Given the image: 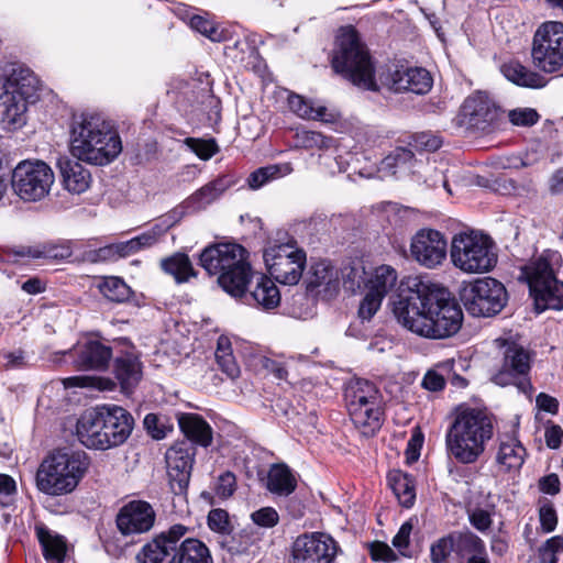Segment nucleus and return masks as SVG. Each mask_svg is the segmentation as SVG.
Instances as JSON below:
<instances>
[{"label":"nucleus","mask_w":563,"mask_h":563,"mask_svg":"<svg viewBox=\"0 0 563 563\" xmlns=\"http://www.w3.org/2000/svg\"><path fill=\"white\" fill-rule=\"evenodd\" d=\"M236 488V478L232 472H225L218 477L214 492L220 498H228L233 495Z\"/></svg>","instance_id":"obj_57"},{"label":"nucleus","mask_w":563,"mask_h":563,"mask_svg":"<svg viewBox=\"0 0 563 563\" xmlns=\"http://www.w3.org/2000/svg\"><path fill=\"white\" fill-rule=\"evenodd\" d=\"M471 525L479 532L487 531L492 523L490 512L483 508H475L468 514Z\"/></svg>","instance_id":"obj_59"},{"label":"nucleus","mask_w":563,"mask_h":563,"mask_svg":"<svg viewBox=\"0 0 563 563\" xmlns=\"http://www.w3.org/2000/svg\"><path fill=\"white\" fill-rule=\"evenodd\" d=\"M12 188L24 201H40L54 184V173L42 161H23L13 169Z\"/></svg>","instance_id":"obj_14"},{"label":"nucleus","mask_w":563,"mask_h":563,"mask_svg":"<svg viewBox=\"0 0 563 563\" xmlns=\"http://www.w3.org/2000/svg\"><path fill=\"white\" fill-rule=\"evenodd\" d=\"M291 167L289 164H274L260 167L250 174L247 184L251 189H260L272 180L290 174Z\"/></svg>","instance_id":"obj_41"},{"label":"nucleus","mask_w":563,"mask_h":563,"mask_svg":"<svg viewBox=\"0 0 563 563\" xmlns=\"http://www.w3.org/2000/svg\"><path fill=\"white\" fill-rule=\"evenodd\" d=\"M288 104L290 110L299 118L328 121L325 119L327 108L323 106L316 107L311 100L305 99L302 96L290 95Z\"/></svg>","instance_id":"obj_43"},{"label":"nucleus","mask_w":563,"mask_h":563,"mask_svg":"<svg viewBox=\"0 0 563 563\" xmlns=\"http://www.w3.org/2000/svg\"><path fill=\"white\" fill-rule=\"evenodd\" d=\"M36 536L46 561L62 563L66 555V542L44 526L36 527Z\"/></svg>","instance_id":"obj_34"},{"label":"nucleus","mask_w":563,"mask_h":563,"mask_svg":"<svg viewBox=\"0 0 563 563\" xmlns=\"http://www.w3.org/2000/svg\"><path fill=\"white\" fill-rule=\"evenodd\" d=\"M508 119L512 125L529 128L539 122L540 114L532 108H516L508 112Z\"/></svg>","instance_id":"obj_49"},{"label":"nucleus","mask_w":563,"mask_h":563,"mask_svg":"<svg viewBox=\"0 0 563 563\" xmlns=\"http://www.w3.org/2000/svg\"><path fill=\"white\" fill-rule=\"evenodd\" d=\"M255 525L262 528H273L279 521V516L273 507H263L251 515Z\"/></svg>","instance_id":"obj_56"},{"label":"nucleus","mask_w":563,"mask_h":563,"mask_svg":"<svg viewBox=\"0 0 563 563\" xmlns=\"http://www.w3.org/2000/svg\"><path fill=\"white\" fill-rule=\"evenodd\" d=\"M178 426L186 439L195 446L208 448L212 443V428L199 415L192 412H183L177 415Z\"/></svg>","instance_id":"obj_25"},{"label":"nucleus","mask_w":563,"mask_h":563,"mask_svg":"<svg viewBox=\"0 0 563 563\" xmlns=\"http://www.w3.org/2000/svg\"><path fill=\"white\" fill-rule=\"evenodd\" d=\"M415 165L413 153L406 147H397L382 159L379 172L396 175L398 172L410 170Z\"/></svg>","instance_id":"obj_40"},{"label":"nucleus","mask_w":563,"mask_h":563,"mask_svg":"<svg viewBox=\"0 0 563 563\" xmlns=\"http://www.w3.org/2000/svg\"><path fill=\"white\" fill-rule=\"evenodd\" d=\"M331 64L336 74L353 85L365 90L378 89L372 57L354 26L339 29Z\"/></svg>","instance_id":"obj_7"},{"label":"nucleus","mask_w":563,"mask_h":563,"mask_svg":"<svg viewBox=\"0 0 563 563\" xmlns=\"http://www.w3.org/2000/svg\"><path fill=\"white\" fill-rule=\"evenodd\" d=\"M561 261L558 251L544 250L522 268L538 312L563 309V282L556 278Z\"/></svg>","instance_id":"obj_8"},{"label":"nucleus","mask_w":563,"mask_h":563,"mask_svg":"<svg viewBox=\"0 0 563 563\" xmlns=\"http://www.w3.org/2000/svg\"><path fill=\"white\" fill-rule=\"evenodd\" d=\"M159 266L161 269L165 274L170 275L177 284L187 283L191 277H196L197 275L189 256L181 252L162 258Z\"/></svg>","instance_id":"obj_32"},{"label":"nucleus","mask_w":563,"mask_h":563,"mask_svg":"<svg viewBox=\"0 0 563 563\" xmlns=\"http://www.w3.org/2000/svg\"><path fill=\"white\" fill-rule=\"evenodd\" d=\"M382 82L394 92L424 95L432 88L433 79L422 67L396 66L382 77Z\"/></svg>","instance_id":"obj_21"},{"label":"nucleus","mask_w":563,"mask_h":563,"mask_svg":"<svg viewBox=\"0 0 563 563\" xmlns=\"http://www.w3.org/2000/svg\"><path fill=\"white\" fill-rule=\"evenodd\" d=\"M497 117V106L484 92H476L466 98L460 112L461 123L478 131L487 130Z\"/></svg>","instance_id":"obj_22"},{"label":"nucleus","mask_w":563,"mask_h":563,"mask_svg":"<svg viewBox=\"0 0 563 563\" xmlns=\"http://www.w3.org/2000/svg\"><path fill=\"white\" fill-rule=\"evenodd\" d=\"M100 292L110 301L125 302L128 301L133 291L125 282L117 276H109L103 278L99 284Z\"/></svg>","instance_id":"obj_44"},{"label":"nucleus","mask_w":563,"mask_h":563,"mask_svg":"<svg viewBox=\"0 0 563 563\" xmlns=\"http://www.w3.org/2000/svg\"><path fill=\"white\" fill-rule=\"evenodd\" d=\"M185 144L201 159H210L219 152V147L213 139L202 140L195 137H187Z\"/></svg>","instance_id":"obj_48"},{"label":"nucleus","mask_w":563,"mask_h":563,"mask_svg":"<svg viewBox=\"0 0 563 563\" xmlns=\"http://www.w3.org/2000/svg\"><path fill=\"white\" fill-rule=\"evenodd\" d=\"M498 440L497 463L505 466L507 471L519 470L527 455L525 446L511 435H501Z\"/></svg>","instance_id":"obj_31"},{"label":"nucleus","mask_w":563,"mask_h":563,"mask_svg":"<svg viewBox=\"0 0 563 563\" xmlns=\"http://www.w3.org/2000/svg\"><path fill=\"white\" fill-rule=\"evenodd\" d=\"M450 255L453 265L467 274L487 273L497 264L493 240L474 231L455 234Z\"/></svg>","instance_id":"obj_11"},{"label":"nucleus","mask_w":563,"mask_h":563,"mask_svg":"<svg viewBox=\"0 0 563 563\" xmlns=\"http://www.w3.org/2000/svg\"><path fill=\"white\" fill-rule=\"evenodd\" d=\"M398 275L395 268L389 265H382L375 268L367 282V288L380 297H385L397 284Z\"/></svg>","instance_id":"obj_39"},{"label":"nucleus","mask_w":563,"mask_h":563,"mask_svg":"<svg viewBox=\"0 0 563 563\" xmlns=\"http://www.w3.org/2000/svg\"><path fill=\"white\" fill-rule=\"evenodd\" d=\"M122 152L121 137L113 123L99 113L75 117L70 130V153L78 161L103 166Z\"/></svg>","instance_id":"obj_2"},{"label":"nucleus","mask_w":563,"mask_h":563,"mask_svg":"<svg viewBox=\"0 0 563 563\" xmlns=\"http://www.w3.org/2000/svg\"><path fill=\"white\" fill-rule=\"evenodd\" d=\"M333 142L330 136L305 129H297L294 134V145L297 148L325 151L332 147Z\"/></svg>","instance_id":"obj_42"},{"label":"nucleus","mask_w":563,"mask_h":563,"mask_svg":"<svg viewBox=\"0 0 563 563\" xmlns=\"http://www.w3.org/2000/svg\"><path fill=\"white\" fill-rule=\"evenodd\" d=\"M539 517L544 532H552L556 528L558 517L551 504H545L540 508Z\"/></svg>","instance_id":"obj_63"},{"label":"nucleus","mask_w":563,"mask_h":563,"mask_svg":"<svg viewBox=\"0 0 563 563\" xmlns=\"http://www.w3.org/2000/svg\"><path fill=\"white\" fill-rule=\"evenodd\" d=\"M175 563H213L207 545L198 539L180 540Z\"/></svg>","instance_id":"obj_35"},{"label":"nucleus","mask_w":563,"mask_h":563,"mask_svg":"<svg viewBox=\"0 0 563 563\" xmlns=\"http://www.w3.org/2000/svg\"><path fill=\"white\" fill-rule=\"evenodd\" d=\"M165 231H166V228H163L162 225L156 224L153 228H151L148 231L143 232L142 234L133 238L137 245V250L140 251L142 249L151 247L154 244H156L158 242L159 238L165 233Z\"/></svg>","instance_id":"obj_58"},{"label":"nucleus","mask_w":563,"mask_h":563,"mask_svg":"<svg viewBox=\"0 0 563 563\" xmlns=\"http://www.w3.org/2000/svg\"><path fill=\"white\" fill-rule=\"evenodd\" d=\"M454 533L456 537V545L471 555H479L487 552L484 541L475 533L471 531Z\"/></svg>","instance_id":"obj_47"},{"label":"nucleus","mask_w":563,"mask_h":563,"mask_svg":"<svg viewBox=\"0 0 563 563\" xmlns=\"http://www.w3.org/2000/svg\"><path fill=\"white\" fill-rule=\"evenodd\" d=\"M199 264L209 275H217L219 286L232 297L243 296L252 282L249 252L240 244H210L200 253Z\"/></svg>","instance_id":"obj_4"},{"label":"nucleus","mask_w":563,"mask_h":563,"mask_svg":"<svg viewBox=\"0 0 563 563\" xmlns=\"http://www.w3.org/2000/svg\"><path fill=\"white\" fill-rule=\"evenodd\" d=\"M113 250L112 244L99 249H88L81 252L80 261L90 264L114 262L117 257Z\"/></svg>","instance_id":"obj_50"},{"label":"nucleus","mask_w":563,"mask_h":563,"mask_svg":"<svg viewBox=\"0 0 563 563\" xmlns=\"http://www.w3.org/2000/svg\"><path fill=\"white\" fill-rule=\"evenodd\" d=\"M532 64L545 74L563 67V23L548 21L536 31L531 47Z\"/></svg>","instance_id":"obj_13"},{"label":"nucleus","mask_w":563,"mask_h":563,"mask_svg":"<svg viewBox=\"0 0 563 563\" xmlns=\"http://www.w3.org/2000/svg\"><path fill=\"white\" fill-rule=\"evenodd\" d=\"M143 423L147 433L155 440L164 439L167 432L172 430V428L162 422V419L155 413H147Z\"/></svg>","instance_id":"obj_53"},{"label":"nucleus","mask_w":563,"mask_h":563,"mask_svg":"<svg viewBox=\"0 0 563 563\" xmlns=\"http://www.w3.org/2000/svg\"><path fill=\"white\" fill-rule=\"evenodd\" d=\"M253 278H255L254 288L250 292H246L245 289L244 295L240 298H244L249 303L253 300L255 306L264 310L276 308L280 303V292L276 284L263 274H253Z\"/></svg>","instance_id":"obj_26"},{"label":"nucleus","mask_w":563,"mask_h":563,"mask_svg":"<svg viewBox=\"0 0 563 563\" xmlns=\"http://www.w3.org/2000/svg\"><path fill=\"white\" fill-rule=\"evenodd\" d=\"M455 545L456 537L453 532L439 538L430 545V562L446 563Z\"/></svg>","instance_id":"obj_46"},{"label":"nucleus","mask_w":563,"mask_h":563,"mask_svg":"<svg viewBox=\"0 0 563 563\" xmlns=\"http://www.w3.org/2000/svg\"><path fill=\"white\" fill-rule=\"evenodd\" d=\"M113 371L122 390L125 393H130L142 378L141 362L132 352L115 357Z\"/></svg>","instance_id":"obj_27"},{"label":"nucleus","mask_w":563,"mask_h":563,"mask_svg":"<svg viewBox=\"0 0 563 563\" xmlns=\"http://www.w3.org/2000/svg\"><path fill=\"white\" fill-rule=\"evenodd\" d=\"M89 466V456L84 451L66 448L54 450L38 466L36 486L49 496L70 494L85 477Z\"/></svg>","instance_id":"obj_6"},{"label":"nucleus","mask_w":563,"mask_h":563,"mask_svg":"<svg viewBox=\"0 0 563 563\" xmlns=\"http://www.w3.org/2000/svg\"><path fill=\"white\" fill-rule=\"evenodd\" d=\"M190 27L211 41H219L221 37L220 32L213 23L201 15H194L190 19Z\"/></svg>","instance_id":"obj_55"},{"label":"nucleus","mask_w":563,"mask_h":563,"mask_svg":"<svg viewBox=\"0 0 563 563\" xmlns=\"http://www.w3.org/2000/svg\"><path fill=\"white\" fill-rule=\"evenodd\" d=\"M442 145V140L440 136L434 135L429 132H422L415 136V146L417 148L434 152L439 150Z\"/></svg>","instance_id":"obj_61"},{"label":"nucleus","mask_w":563,"mask_h":563,"mask_svg":"<svg viewBox=\"0 0 563 563\" xmlns=\"http://www.w3.org/2000/svg\"><path fill=\"white\" fill-rule=\"evenodd\" d=\"M297 487V479L285 464L273 465L267 476V489L278 496H289Z\"/></svg>","instance_id":"obj_33"},{"label":"nucleus","mask_w":563,"mask_h":563,"mask_svg":"<svg viewBox=\"0 0 563 563\" xmlns=\"http://www.w3.org/2000/svg\"><path fill=\"white\" fill-rule=\"evenodd\" d=\"M503 75L517 86L539 89L547 85V79L539 73L530 69L517 59H511L501 65Z\"/></svg>","instance_id":"obj_28"},{"label":"nucleus","mask_w":563,"mask_h":563,"mask_svg":"<svg viewBox=\"0 0 563 563\" xmlns=\"http://www.w3.org/2000/svg\"><path fill=\"white\" fill-rule=\"evenodd\" d=\"M388 483L400 505L410 508L416 500L413 477L400 471H393L388 474Z\"/></svg>","instance_id":"obj_36"},{"label":"nucleus","mask_w":563,"mask_h":563,"mask_svg":"<svg viewBox=\"0 0 563 563\" xmlns=\"http://www.w3.org/2000/svg\"><path fill=\"white\" fill-rule=\"evenodd\" d=\"M229 187L230 181L225 177H219L195 191L186 199L184 206L190 211L202 210L216 201Z\"/></svg>","instance_id":"obj_30"},{"label":"nucleus","mask_w":563,"mask_h":563,"mask_svg":"<svg viewBox=\"0 0 563 563\" xmlns=\"http://www.w3.org/2000/svg\"><path fill=\"white\" fill-rule=\"evenodd\" d=\"M134 419L123 407L103 405L86 410L77 421L79 441L89 449L108 450L123 444L132 433Z\"/></svg>","instance_id":"obj_3"},{"label":"nucleus","mask_w":563,"mask_h":563,"mask_svg":"<svg viewBox=\"0 0 563 563\" xmlns=\"http://www.w3.org/2000/svg\"><path fill=\"white\" fill-rule=\"evenodd\" d=\"M271 276L284 285H297L306 267V253L289 243L269 245L263 253Z\"/></svg>","instance_id":"obj_15"},{"label":"nucleus","mask_w":563,"mask_h":563,"mask_svg":"<svg viewBox=\"0 0 563 563\" xmlns=\"http://www.w3.org/2000/svg\"><path fill=\"white\" fill-rule=\"evenodd\" d=\"M369 553L374 561L394 562L397 560L394 550L388 544L379 541L371 544Z\"/></svg>","instance_id":"obj_60"},{"label":"nucleus","mask_w":563,"mask_h":563,"mask_svg":"<svg viewBox=\"0 0 563 563\" xmlns=\"http://www.w3.org/2000/svg\"><path fill=\"white\" fill-rule=\"evenodd\" d=\"M529 371V353L522 346L511 343L506 345L501 365L493 375L492 380L501 387L515 385L519 391L530 396L532 385L528 377Z\"/></svg>","instance_id":"obj_16"},{"label":"nucleus","mask_w":563,"mask_h":563,"mask_svg":"<svg viewBox=\"0 0 563 563\" xmlns=\"http://www.w3.org/2000/svg\"><path fill=\"white\" fill-rule=\"evenodd\" d=\"M341 551L338 542L325 532H305L291 544L289 563H334Z\"/></svg>","instance_id":"obj_17"},{"label":"nucleus","mask_w":563,"mask_h":563,"mask_svg":"<svg viewBox=\"0 0 563 563\" xmlns=\"http://www.w3.org/2000/svg\"><path fill=\"white\" fill-rule=\"evenodd\" d=\"M197 450L189 441H179L165 454L168 484L175 495L186 494Z\"/></svg>","instance_id":"obj_18"},{"label":"nucleus","mask_w":563,"mask_h":563,"mask_svg":"<svg viewBox=\"0 0 563 563\" xmlns=\"http://www.w3.org/2000/svg\"><path fill=\"white\" fill-rule=\"evenodd\" d=\"M62 175L65 189L73 194L85 192L91 181L90 172L79 161L68 156H60L56 163Z\"/></svg>","instance_id":"obj_24"},{"label":"nucleus","mask_w":563,"mask_h":563,"mask_svg":"<svg viewBox=\"0 0 563 563\" xmlns=\"http://www.w3.org/2000/svg\"><path fill=\"white\" fill-rule=\"evenodd\" d=\"M111 357L110 346L99 341H89L80 349L77 364L85 369L102 371L108 367Z\"/></svg>","instance_id":"obj_29"},{"label":"nucleus","mask_w":563,"mask_h":563,"mask_svg":"<svg viewBox=\"0 0 563 563\" xmlns=\"http://www.w3.org/2000/svg\"><path fill=\"white\" fill-rule=\"evenodd\" d=\"M335 280L333 268L325 262H318L310 268L307 286L310 290L321 286L330 287Z\"/></svg>","instance_id":"obj_45"},{"label":"nucleus","mask_w":563,"mask_h":563,"mask_svg":"<svg viewBox=\"0 0 563 563\" xmlns=\"http://www.w3.org/2000/svg\"><path fill=\"white\" fill-rule=\"evenodd\" d=\"M461 300L470 314L493 317L504 309L508 301V294L499 280L483 277L463 288Z\"/></svg>","instance_id":"obj_12"},{"label":"nucleus","mask_w":563,"mask_h":563,"mask_svg":"<svg viewBox=\"0 0 563 563\" xmlns=\"http://www.w3.org/2000/svg\"><path fill=\"white\" fill-rule=\"evenodd\" d=\"M349 415L364 435H374L383 424V396L377 386L364 378H351L344 388Z\"/></svg>","instance_id":"obj_9"},{"label":"nucleus","mask_w":563,"mask_h":563,"mask_svg":"<svg viewBox=\"0 0 563 563\" xmlns=\"http://www.w3.org/2000/svg\"><path fill=\"white\" fill-rule=\"evenodd\" d=\"M493 435L492 416L482 409L466 408L456 415L446 433V449L457 462L473 464L485 452Z\"/></svg>","instance_id":"obj_5"},{"label":"nucleus","mask_w":563,"mask_h":563,"mask_svg":"<svg viewBox=\"0 0 563 563\" xmlns=\"http://www.w3.org/2000/svg\"><path fill=\"white\" fill-rule=\"evenodd\" d=\"M216 362L219 369L229 378L235 379L240 376L241 369L233 355L231 340L225 335H220L217 341Z\"/></svg>","instance_id":"obj_37"},{"label":"nucleus","mask_w":563,"mask_h":563,"mask_svg":"<svg viewBox=\"0 0 563 563\" xmlns=\"http://www.w3.org/2000/svg\"><path fill=\"white\" fill-rule=\"evenodd\" d=\"M189 528L176 523L162 531L144 544L136 554V563H175L180 540L188 533Z\"/></svg>","instance_id":"obj_19"},{"label":"nucleus","mask_w":563,"mask_h":563,"mask_svg":"<svg viewBox=\"0 0 563 563\" xmlns=\"http://www.w3.org/2000/svg\"><path fill=\"white\" fill-rule=\"evenodd\" d=\"M0 99H5L4 120L13 126H21L25 122L27 104L37 98L38 80L31 69L13 65L0 78Z\"/></svg>","instance_id":"obj_10"},{"label":"nucleus","mask_w":563,"mask_h":563,"mask_svg":"<svg viewBox=\"0 0 563 563\" xmlns=\"http://www.w3.org/2000/svg\"><path fill=\"white\" fill-rule=\"evenodd\" d=\"M383 297L367 290L358 308V316L362 320H369L379 309Z\"/></svg>","instance_id":"obj_52"},{"label":"nucleus","mask_w":563,"mask_h":563,"mask_svg":"<svg viewBox=\"0 0 563 563\" xmlns=\"http://www.w3.org/2000/svg\"><path fill=\"white\" fill-rule=\"evenodd\" d=\"M365 271L363 266H352L343 274V286L350 291H356L365 284Z\"/></svg>","instance_id":"obj_54"},{"label":"nucleus","mask_w":563,"mask_h":563,"mask_svg":"<svg viewBox=\"0 0 563 563\" xmlns=\"http://www.w3.org/2000/svg\"><path fill=\"white\" fill-rule=\"evenodd\" d=\"M18 255L27 256L30 258H44L53 261H62L71 256L73 250L68 243L62 244H43L36 246L22 247L16 252Z\"/></svg>","instance_id":"obj_38"},{"label":"nucleus","mask_w":563,"mask_h":563,"mask_svg":"<svg viewBox=\"0 0 563 563\" xmlns=\"http://www.w3.org/2000/svg\"><path fill=\"white\" fill-rule=\"evenodd\" d=\"M208 526L212 531L221 534H230L232 531L229 514L221 508L210 510Z\"/></svg>","instance_id":"obj_51"},{"label":"nucleus","mask_w":563,"mask_h":563,"mask_svg":"<svg viewBox=\"0 0 563 563\" xmlns=\"http://www.w3.org/2000/svg\"><path fill=\"white\" fill-rule=\"evenodd\" d=\"M3 367L5 369H16L24 367L26 362V354L23 350L16 349L14 351H4L2 353Z\"/></svg>","instance_id":"obj_62"},{"label":"nucleus","mask_w":563,"mask_h":563,"mask_svg":"<svg viewBox=\"0 0 563 563\" xmlns=\"http://www.w3.org/2000/svg\"><path fill=\"white\" fill-rule=\"evenodd\" d=\"M156 514L151 504L132 500L125 504L117 515V527L124 536L144 533L154 526Z\"/></svg>","instance_id":"obj_23"},{"label":"nucleus","mask_w":563,"mask_h":563,"mask_svg":"<svg viewBox=\"0 0 563 563\" xmlns=\"http://www.w3.org/2000/svg\"><path fill=\"white\" fill-rule=\"evenodd\" d=\"M545 444L550 449H559L563 441V429L559 424L549 422L544 431Z\"/></svg>","instance_id":"obj_64"},{"label":"nucleus","mask_w":563,"mask_h":563,"mask_svg":"<svg viewBox=\"0 0 563 563\" xmlns=\"http://www.w3.org/2000/svg\"><path fill=\"white\" fill-rule=\"evenodd\" d=\"M448 242L440 231L421 229L411 238L410 257L420 266L434 269L446 260Z\"/></svg>","instance_id":"obj_20"},{"label":"nucleus","mask_w":563,"mask_h":563,"mask_svg":"<svg viewBox=\"0 0 563 563\" xmlns=\"http://www.w3.org/2000/svg\"><path fill=\"white\" fill-rule=\"evenodd\" d=\"M394 313L406 329L428 339L450 338L463 322L462 309L448 289L421 282L401 289Z\"/></svg>","instance_id":"obj_1"}]
</instances>
